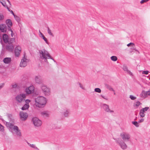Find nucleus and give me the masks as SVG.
I'll use <instances>...</instances> for the list:
<instances>
[{"instance_id":"f257e3e1","label":"nucleus","mask_w":150,"mask_h":150,"mask_svg":"<svg viewBox=\"0 0 150 150\" xmlns=\"http://www.w3.org/2000/svg\"><path fill=\"white\" fill-rule=\"evenodd\" d=\"M39 52L40 59L44 60V62L48 63L47 59H51L54 62H55V60L51 57L48 52L45 49H43L39 50Z\"/></svg>"},{"instance_id":"f03ea898","label":"nucleus","mask_w":150,"mask_h":150,"mask_svg":"<svg viewBox=\"0 0 150 150\" xmlns=\"http://www.w3.org/2000/svg\"><path fill=\"white\" fill-rule=\"evenodd\" d=\"M35 104L37 107L42 108L44 107L47 103L46 98L42 96L38 97L35 99Z\"/></svg>"},{"instance_id":"7ed1b4c3","label":"nucleus","mask_w":150,"mask_h":150,"mask_svg":"<svg viewBox=\"0 0 150 150\" xmlns=\"http://www.w3.org/2000/svg\"><path fill=\"white\" fill-rule=\"evenodd\" d=\"M6 125L8 127L11 131H14L16 134L18 136L21 137L22 136L21 133L18 127L14 125L13 124L9 122H6Z\"/></svg>"},{"instance_id":"20e7f679","label":"nucleus","mask_w":150,"mask_h":150,"mask_svg":"<svg viewBox=\"0 0 150 150\" xmlns=\"http://www.w3.org/2000/svg\"><path fill=\"white\" fill-rule=\"evenodd\" d=\"M115 141L116 143L122 149L124 150L127 148V146L121 139L120 138H114Z\"/></svg>"},{"instance_id":"39448f33","label":"nucleus","mask_w":150,"mask_h":150,"mask_svg":"<svg viewBox=\"0 0 150 150\" xmlns=\"http://www.w3.org/2000/svg\"><path fill=\"white\" fill-rule=\"evenodd\" d=\"M120 136L124 142H128L130 140V135L127 132H123L120 134Z\"/></svg>"},{"instance_id":"423d86ee","label":"nucleus","mask_w":150,"mask_h":150,"mask_svg":"<svg viewBox=\"0 0 150 150\" xmlns=\"http://www.w3.org/2000/svg\"><path fill=\"white\" fill-rule=\"evenodd\" d=\"M26 96L25 94H20L16 97L15 99L17 103H22L24 102Z\"/></svg>"},{"instance_id":"0eeeda50","label":"nucleus","mask_w":150,"mask_h":150,"mask_svg":"<svg viewBox=\"0 0 150 150\" xmlns=\"http://www.w3.org/2000/svg\"><path fill=\"white\" fill-rule=\"evenodd\" d=\"M32 121L35 127H39L42 124V121L37 117H33L32 119Z\"/></svg>"},{"instance_id":"6e6552de","label":"nucleus","mask_w":150,"mask_h":150,"mask_svg":"<svg viewBox=\"0 0 150 150\" xmlns=\"http://www.w3.org/2000/svg\"><path fill=\"white\" fill-rule=\"evenodd\" d=\"M41 90L45 96H49L50 94V89L46 86L43 85L41 87Z\"/></svg>"},{"instance_id":"1a4fd4ad","label":"nucleus","mask_w":150,"mask_h":150,"mask_svg":"<svg viewBox=\"0 0 150 150\" xmlns=\"http://www.w3.org/2000/svg\"><path fill=\"white\" fill-rule=\"evenodd\" d=\"M149 109V107H145L142 109L140 111L139 115L141 117H144L145 115V113Z\"/></svg>"},{"instance_id":"9d476101","label":"nucleus","mask_w":150,"mask_h":150,"mask_svg":"<svg viewBox=\"0 0 150 150\" xmlns=\"http://www.w3.org/2000/svg\"><path fill=\"white\" fill-rule=\"evenodd\" d=\"M28 62V60L25 57V56L22 59L20 64V66L21 67H25L27 65V62Z\"/></svg>"},{"instance_id":"9b49d317","label":"nucleus","mask_w":150,"mask_h":150,"mask_svg":"<svg viewBox=\"0 0 150 150\" xmlns=\"http://www.w3.org/2000/svg\"><path fill=\"white\" fill-rule=\"evenodd\" d=\"M150 95V90L148 91H142L140 95V96L143 98H146L148 96Z\"/></svg>"},{"instance_id":"f8f14e48","label":"nucleus","mask_w":150,"mask_h":150,"mask_svg":"<svg viewBox=\"0 0 150 150\" xmlns=\"http://www.w3.org/2000/svg\"><path fill=\"white\" fill-rule=\"evenodd\" d=\"M20 116L21 120H25L28 118V114L26 112L21 111L20 112Z\"/></svg>"},{"instance_id":"ddd939ff","label":"nucleus","mask_w":150,"mask_h":150,"mask_svg":"<svg viewBox=\"0 0 150 150\" xmlns=\"http://www.w3.org/2000/svg\"><path fill=\"white\" fill-rule=\"evenodd\" d=\"M21 48L19 46H18L15 48V54L16 57H18L19 56L21 52Z\"/></svg>"},{"instance_id":"4468645a","label":"nucleus","mask_w":150,"mask_h":150,"mask_svg":"<svg viewBox=\"0 0 150 150\" xmlns=\"http://www.w3.org/2000/svg\"><path fill=\"white\" fill-rule=\"evenodd\" d=\"M102 106L104 110L107 112H110V113L113 112L114 111L113 110H111L109 108V106L105 104H103Z\"/></svg>"},{"instance_id":"2eb2a0df","label":"nucleus","mask_w":150,"mask_h":150,"mask_svg":"<svg viewBox=\"0 0 150 150\" xmlns=\"http://www.w3.org/2000/svg\"><path fill=\"white\" fill-rule=\"evenodd\" d=\"M34 90V87L33 86H30L25 90V91L27 94H30L33 92Z\"/></svg>"},{"instance_id":"dca6fc26","label":"nucleus","mask_w":150,"mask_h":150,"mask_svg":"<svg viewBox=\"0 0 150 150\" xmlns=\"http://www.w3.org/2000/svg\"><path fill=\"white\" fill-rule=\"evenodd\" d=\"M6 49L9 52H12L14 49V46L12 44L7 45L6 47Z\"/></svg>"},{"instance_id":"f3484780","label":"nucleus","mask_w":150,"mask_h":150,"mask_svg":"<svg viewBox=\"0 0 150 150\" xmlns=\"http://www.w3.org/2000/svg\"><path fill=\"white\" fill-rule=\"evenodd\" d=\"M123 69L124 71H126V73H127L130 76H133V74L128 69L127 67L126 66L124 65L123 66Z\"/></svg>"},{"instance_id":"a211bd4d","label":"nucleus","mask_w":150,"mask_h":150,"mask_svg":"<svg viewBox=\"0 0 150 150\" xmlns=\"http://www.w3.org/2000/svg\"><path fill=\"white\" fill-rule=\"evenodd\" d=\"M35 80L36 82L38 84H40L42 82L41 77L39 75L35 76Z\"/></svg>"},{"instance_id":"6ab92c4d","label":"nucleus","mask_w":150,"mask_h":150,"mask_svg":"<svg viewBox=\"0 0 150 150\" xmlns=\"http://www.w3.org/2000/svg\"><path fill=\"white\" fill-rule=\"evenodd\" d=\"M0 30L2 32H6V25L5 24L0 25Z\"/></svg>"},{"instance_id":"aec40b11","label":"nucleus","mask_w":150,"mask_h":150,"mask_svg":"<svg viewBox=\"0 0 150 150\" xmlns=\"http://www.w3.org/2000/svg\"><path fill=\"white\" fill-rule=\"evenodd\" d=\"M39 33L40 34V36L42 38V39L45 41L46 43H47V44H49V42L47 41V39L44 36L43 34L41 32L40 30H39Z\"/></svg>"},{"instance_id":"412c9836","label":"nucleus","mask_w":150,"mask_h":150,"mask_svg":"<svg viewBox=\"0 0 150 150\" xmlns=\"http://www.w3.org/2000/svg\"><path fill=\"white\" fill-rule=\"evenodd\" d=\"M11 61V58L10 57H6L3 59V62L5 64H9Z\"/></svg>"},{"instance_id":"4be33fe9","label":"nucleus","mask_w":150,"mask_h":150,"mask_svg":"<svg viewBox=\"0 0 150 150\" xmlns=\"http://www.w3.org/2000/svg\"><path fill=\"white\" fill-rule=\"evenodd\" d=\"M3 39L5 43H7L9 40L8 36L6 34H4L3 36Z\"/></svg>"},{"instance_id":"5701e85b","label":"nucleus","mask_w":150,"mask_h":150,"mask_svg":"<svg viewBox=\"0 0 150 150\" xmlns=\"http://www.w3.org/2000/svg\"><path fill=\"white\" fill-rule=\"evenodd\" d=\"M41 115L44 117H48L49 115V112L47 111H44L41 112Z\"/></svg>"},{"instance_id":"b1692460","label":"nucleus","mask_w":150,"mask_h":150,"mask_svg":"<svg viewBox=\"0 0 150 150\" xmlns=\"http://www.w3.org/2000/svg\"><path fill=\"white\" fill-rule=\"evenodd\" d=\"M6 24L8 27H10L12 25V23L10 19H7L6 21Z\"/></svg>"},{"instance_id":"393cba45","label":"nucleus","mask_w":150,"mask_h":150,"mask_svg":"<svg viewBox=\"0 0 150 150\" xmlns=\"http://www.w3.org/2000/svg\"><path fill=\"white\" fill-rule=\"evenodd\" d=\"M105 86L106 88L108 89L109 90L114 92L115 91L111 87V86L109 85L108 84H105Z\"/></svg>"},{"instance_id":"a878e982","label":"nucleus","mask_w":150,"mask_h":150,"mask_svg":"<svg viewBox=\"0 0 150 150\" xmlns=\"http://www.w3.org/2000/svg\"><path fill=\"white\" fill-rule=\"evenodd\" d=\"M142 104L139 101H137L135 102L134 104V106L135 108H137L140 105Z\"/></svg>"},{"instance_id":"bb28decb","label":"nucleus","mask_w":150,"mask_h":150,"mask_svg":"<svg viewBox=\"0 0 150 150\" xmlns=\"http://www.w3.org/2000/svg\"><path fill=\"white\" fill-rule=\"evenodd\" d=\"M29 107V105L28 104H25L22 108L21 109L22 110H25L28 109Z\"/></svg>"},{"instance_id":"cd10ccee","label":"nucleus","mask_w":150,"mask_h":150,"mask_svg":"<svg viewBox=\"0 0 150 150\" xmlns=\"http://www.w3.org/2000/svg\"><path fill=\"white\" fill-rule=\"evenodd\" d=\"M15 41V39L14 38L9 39L8 43V44H12Z\"/></svg>"},{"instance_id":"c85d7f7f","label":"nucleus","mask_w":150,"mask_h":150,"mask_svg":"<svg viewBox=\"0 0 150 150\" xmlns=\"http://www.w3.org/2000/svg\"><path fill=\"white\" fill-rule=\"evenodd\" d=\"M69 110H67L64 112L63 115L64 117H68L69 116Z\"/></svg>"},{"instance_id":"c756f323","label":"nucleus","mask_w":150,"mask_h":150,"mask_svg":"<svg viewBox=\"0 0 150 150\" xmlns=\"http://www.w3.org/2000/svg\"><path fill=\"white\" fill-rule=\"evenodd\" d=\"M27 143L28 145L30 146V147L33 148L35 149H37L38 150H39L38 148L35 146V145L33 144H31L29 143H28L27 141Z\"/></svg>"},{"instance_id":"7c9ffc66","label":"nucleus","mask_w":150,"mask_h":150,"mask_svg":"<svg viewBox=\"0 0 150 150\" xmlns=\"http://www.w3.org/2000/svg\"><path fill=\"white\" fill-rule=\"evenodd\" d=\"M47 32L48 34L52 36V37H54V35L52 33L51 30L48 27H47Z\"/></svg>"},{"instance_id":"2f4dec72","label":"nucleus","mask_w":150,"mask_h":150,"mask_svg":"<svg viewBox=\"0 0 150 150\" xmlns=\"http://www.w3.org/2000/svg\"><path fill=\"white\" fill-rule=\"evenodd\" d=\"M0 2L2 4V5L5 7L9 11V8L7 6L6 2H2V1H0Z\"/></svg>"},{"instance_id":"473e14b6","label":"nucleus","mask_w":150,"mask_h":150,"mask_svg":"<svg viewBox=\"0 0 150 150\" xmlns=\"http://www.w3.org/2000/svg\"><path fill=\"white\" fill-rule=\"evenodd\" d=\"M110 58L111 60L113 61H116L117 59V57L115 56H112Z\"/></svg>"},{"instance_id":"72a5a7b5","label":"nucleus","mask_w":150,"mask_h":150,"mask_svg":"<svg viewBox=\"0 0 150 150\" xmlns=\"http://www.w3.org/2000/svg\"><path fill=\"white\" fill-rule=\"evenodd\" d=\"M132 123L136 127H139V122L137 121H132Z\"/></svg>"},{"instance_id":"f704fd0d","label":"nucleus","mask_w":150,"mask_h":150,"mask_svg":"<svg viewBox=\"0 0 150 150\" xmlns=\"http://www.w3.org/2000/svg\"><path fill=\"white\" fill-rule=\"evenodd\" d=\"M94 91L95 92L99 93H100L101 92V90L99 88H95L94 89Z\"/></svg>"},{"instance_id":"c9c22d12","label":"nucleus","mask_w":150,"mask_h":150,"mask_svg":"<svg viewBox=\"0 0 150 150\" xmlns=\"http://www.w3.org/2000/svg\"><path fill=\"white\" fill-rule=\"evenodd\" d=\"M0 131L4 132V127L0 124Z\"/></svg>"},{"instance_id":"e433bc0d","label":"nucleus","mask_w":150,"mask_h":150,"mask_svg":"<svg viewBox=\"0 0 150 150\" xmlns=\"http://www.w3.org/2000/svg\"><path fill=\"white\" fill-rule=\"evenodd\" d=\"M129 98L132 100H134L136 99V97L133 95H131L129 96Z\"/></svg>"},{"instance_id":"4c0bfd02","label":"nucleus","mask_w":150,"mask_h":150,"mask_svg":"<svg viewBox=\"0 0 150 150\" xmlns=\"http://www.w3.org/2000/svg\"><path fill=\"white\" fill-rule=\"evenodd\" d=\"M78 83H79V86L81 88H82V89H83V90L85 89L84 87L81 83L79 82Z\"/></svg>"},{"instance_id":"58836bf2","label":"nucleus","mask_w":150,"mask_h":150,"mask_svg":"<svg viewBox=\"0 0 150 150\" xmlns=\"http://www.w3.org/2000/svg\"><path fill=\"white\" fill-rule=\"evenodd\" d=\"M4 17L3 15L0 13V21H2L4 19Z\"/></svg>"},{"instance_id":"ea45409f","label":"nucleus","mask_w":150,"mask_h":150,"mask_svg":"<svg viewBox=\"0 0 150 150\" xmlns=\"http://www.w3.org/2000/svg\"><path fill=\"white\" fill-rule=\"evenodd\" d=\"M149 71H143L142 72V74H148L149 73Z\"/></svg>"},{"instance_id":"a19ab883","label":"nucleus","mask_w":150,"mask_h":150,"mask_svg":"<svg viewBox=\"0 0 150 150\" xmlns=\"http://www.w3.org/2000/svg\"><path fill=\"white\" fill-rule=\"evenodd\" d=\"M14 17H15V18L16 19V20L18 22V21H19V18L18 16L15 15V16H14Z\"/></svg>"},{"instance_id":"79ce46f5","label":"nucleus","mask_w":150,"mask_h":150,"mask_svg":"<svg viewBox=\"0 0 150 150\" xmlns=\"http://www.w3.org/2000/svg\"><path fill=\"white\" fill-rule=\"evenodd\" d=\"M30 100L29 99H26L25 100V102L26 103L25 104H28L30 102Z\"/></svg>"},{"instance_id":"37998d69","label":"nucleus","mask_w":150,"mask_h":150,"mask_svg":"<svg viewBox=\"0 0 150 150\" xmlns=\"http://www.w3.org/2000/svg\"><path fill=\"white\" fill-rule=\"evenodd\" d=\"M131 45H134V44L133 43L131 42V43H129L127 44V46H128V47H129Z\"/></svg>"},{"instance_id":"c03bdc74","label":"nucleus","mask_w":150,"mask_h":150,"mask_svg":"<svg viewBox=\"0 0 150 150\" xmlns=\"http://www.w3.org/2000/svg\"><path fill=\"white\" fill-rule=\"evenodd\" d=\"M144 120V119L143 118H141L139 121V123L143 122Z\"/></svg>"},{"instance_id":"a18cd8bd","label":"nucleus","mask_w":150,"mask_h":150,"mask_svg":"<svg viewBox=\"0 0 150 150\" xmlns=\"http://www.w3.org/2000/svg\"><path fill=\"white\" fill-rule=\"evenodd\" d=\"M147 2L146 0H142L140 1V3L141 4H142L146 2Z\"/></svg>"},{"instance_id":"49530a36","label":"nucleus","mask_w":150,"mask_h":150,"mask_svg":"<svg viewBox=\"0 0 150 150\" xmlns=\"http://www.w3.org/2000/svg\"><path fill=\"white\" fill-rule=\"evenodd\" d=\"M4 83H2L0 85V90L4 87Z\"/></svg>"},{"instance_id":"de8ad7c7","label":"nucleus","mask_w":150,"mask_h":150,"mask_svg":"<svg viewBox=\"0 0 150 150\" xmlns=\"http://www.w3.org/2000/svg\"><path fill=\"white\" fill-rule=\"evenodd\" d=\"M17 85L16 84H15L12 85V87L13 88H16L17 87Z\"/></svg>"},{"instance_id":"09e8293b","label":"nucleus","mask_w":150,"mask_h":150,"mask_svg":"<svg viewBox=\"0 0 150 150\" xmlns=\"http://www.w3.org/2000/svg\"><path fill=\"white\" fill-rule=\"evenodd\" d=\"M10 30L11 32V36L12 37H13V35H14L13 31L11 29H10Z\"/></svg>"},{"instance_id":"8fccbe9b","label":"nucleus","mask_w":150,"mask_h":150,"mask_svg":"<svg viewBox=\"0 0 150 150\" xmlns=\"http://www.w3.org/2000/svg\"><path fill=\"white\" fill-rule=\"evenodd\" d=\"M100 96L102 98H103L106 100H108V99L106 98H105V96H103V95H101Z\"/></svg>"},{"instance_id":"3c124183","label":"nucleus","mask_w":150,"mask_h":150,"mask_svg":"<svg viewBox=\"0 0 150 150\" xmlns=\"http://www.w3.org/2000/svg\"><path fill=\"white\" fill-rule=\"evenodd\" d=\"M9 3V4L11 5V2H10V1L9 0H6Z\"/></svg>"},{"instance_id":"603ef678","label":"nucleus","mask_w":150,"mask_h":150,"mask_svg":"<svg viewBox=\"0 0 150 150\" xmlns=\"http://www.w3.org/2000/svg\"><path fill=\"white\" fill-rule=\"evenodd\" d=\"M11 13L14 16H15V15L13 13V11H11Z\"/></svg>"},{"instance_id":"864d4df0","label":"nucleus","mask_w":150,"mask_h":150,"mask_svg":"<svg viewBox=\"0 0 150 150\" xmlns=\"http://www.w3.org/2000/svg\"><path fill=\"white\" fill-rule=\"evenodd\" d=\"M149 0H146V1H149Z\"/></svg>"},{"instance_id":"5fc2aeb1","label":"nucleus","mask_w":150,"mask_h":150,"mask_svg":"<svg viewBox=\"0 0 150 150\" xmlns=\"http://www.w3.org/2000/svg\"><path fill=\"white\" fill-rule=\"evenodd\" d=\"M149 84L150 85V82L149 83Z\"/></svg>"},{"instance_id":"6e6d98bb","label":"nucleus","mask_w":150,"mask_h":150,"mask_svg":"<svg viewBox=\"0 0 150 150\" xmlns=\"http://www.w3.org/2000/svg\"><path fill=\"white\" fill-rule=\"evenodd\" d=\"M149 79L150 80V78H149Z\"/></svg>"},{"instance_id":"4d7b16f0","label":"nucleus","mask_w":150,"mask_h":150,"mask_svg":"<svg viewBox=\"0 0 150 150\" xmlns=\"http://www.w3.org/2000/svg\"><path fill=\"white\" fill-rule=\"evenodd\" d=\"M114 94L115 95V93H114Z\"/></svg>"}]
</instances>
